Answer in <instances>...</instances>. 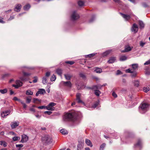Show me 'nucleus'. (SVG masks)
<instances>
[{
  "label": "nucleus",
  "mask_w": 150,
  "mask_h": 150,
  "mask_svg": "<svg viewBox=\"0 0 150 150\" xmlns=\"http://www.w3.org/2000/svg\"><path fill=\"white\" fill-rule=\"evenodd\" d=\"M60 132L63 134H67L68 133V131L65 129H62L60 130Z\"/></svg>",
  "instance_id": "393cba45"
},
{
  "label": "nucleus",
  "mask_w": 150,
  "mask_h": 150,
  "mask_svg": "<svg viewBox=\"0 0 150 150\" xmlns=\"http://www.w3.org/2000/svg\"><path fill=\"white\" fill-rule=\"evenodd\" d=\"M149 105L146 103H144L140 104L139 107V110L141 113H144L148 110Z\"/></svg>",
  "instance_id": "f03ea898"
},
{
  "label": "nucleus",
  "mask_w": 150,
  "mask_h": 150,
  "mask_svg": "<svg viewBox=\"0 0 150 150\" xmlns=\"http://www.w3.org/2000/svg\"><path fill=\"white\" fill-rule=\"evenodd\" d=\"M21 68H25V69H33V68L25 66H22V67Z\"/></svg>",
  "instance_id": "8fccbe9b"
},
{
  "label": "nucleus",
  "mask_w": 150,
  "mask_h": 150,
  "mask_svg": "<svg viewBox=\"0 0 150 150\" xmlns=\"http://www.w3.org/2000/svg\"><path fill=\"white\" fill-rule=\"evenodd\" d=\"M95 71L97 73H100L102 72V69L101 68L96 67Z\"/></svg>",
  "instance_id": "cd10ccee"
},
{
  "label": "nucleus",
  "mask_w": 150,
  "mask_h": 150,
  "mask_svg": "<svg viewBox=\"0 0 150 150\" xmlns=\"http://www.w3.org/2000/svg\"><path fill=\"white\" fill-rule=\"evenodd\" d=\"M21 6L20 4H17L16 5L14 11L17 12H18L20 11L21 9Z\"/></svg>",
  "instance_id": "2eb2a0df"
},
{
  "label": "nucleus",
  "mask_w": 150,
  "mask_h": 150,
  "mask_svg": "<svg viewBox=\"0 0 150 150\" xmlns=\"http://www.w3.org/2000/svg\"><path fill=\"white\" fill-rule=\"evenodd\" d=\"M139 82L138 80H135L134 81V85L137 87H138L139 86Z\"/></svg>",
  "instance_id": "49530a36"
},
{
  "label": "nucleus",
  "mask_w": 150,
  "mask_h": 150,
  "mask_svg": "<svg viewBox=\"0 0 150 150\" xmlns=\"http://www.w3.org/2000/svg\"><path fill=\"white\" fill-rule=\"evenodd\" d=\"M71 17V19L73 20L77 19L79 18V15L75 11L73 12Z\"/></svg>",
  "instance_id": "39448f33"
},
{
  "label": "nucleus",
  "mask_w": 150,
  "mask_h": 150,
  "mask_svg": "<svg viewBox=\"0 0 150 150\" xmlns=\"http://www.w3.org/2000/svg\"><path fill=\"white\" fill-rule=\"evenodd\" d=\"M42 82L44 84H45L47 82V79L45 77H44L42 79Z\"/></svg>",
  "instance_id": "c03bdc74"
},
{
  "label": "nucleus",
  "mask_w": 150,
  "mask_h": 150,
  "mask_svg": "<svg viewBox=\"0 0 150 150\" xmlns=\"http://www.w3.org/2000/svg\"><path fill=\"white\" fill-rule=\"evenodd\" d=\"M38 92L40 94H43L45 93V91L44 89L41 88L39 89Z\"/></svg>",
  "instance_id": "2f4dec72"
},
{
  "label": "nucleus",
  "mask_w": 150,
  "mask_h": 150,
  "mask_svg": "<svg viewBox=\"0 0 150 150\" xmlns=\"http://www.w3.org/2000/svg\"><path fill=\"white\" fill-rule=\"evenodd\" d=\"M138 30V26L136 24H134L131 28V31L134 33H136Z\"/></svg>",
  "instance_id": "1a4fd4ad"
},
{
  "label": "nucleus",
  "mask_w": 150,
  "mask_h": 150,
  "mask_svg": "<svg viewBox=\"0 0 150 150\" xmlns=\"http://www.w3.org/2000/svg\"><path fill=\"white\" fill-rule=\"evenodd\" d=\"M97 54L96 53H94L92 54H91L88 55H85V57H91Z\"/></svg>",
  "instance_id": "bb28decb"
},
{
  "label": "nucleus",
  "mask_w": 150,
  "mask_h": 150,
  "mask_svg": "<svg viewBox=\"0 0 150 150\" xmlns=\"http://www.w3.org/2000/svg\"><path fill=\"white\" fill-rule=\"evenodd\" d=\"M56 103L54 102H51L49 105L46 106V109L47 110L53 111L54 110V108L53 106L55 105Z\"/></svg>",
  "instance_id": "20e7f679"
},
{
  "label": "nucleus",
  "mask_w": 150,
  "mask_h": 150,
  "mask_svg": "<svg viewBox=\"0 0 150 150\" xmlns=\"http://www.w3.org/2000/svg\"><path fill=\"white\" fill-rule=\"evenodd\" d=\"M112 52L111 50H109L106 51L105 52L102 53L101 56L103 57H105L107 56L109 54Z\"/></svg>",
  "instance_id": "4468645a"
},
{
  "label": "nucleus",
  "mask_w": 150,
  "mask_h": 150,
  "mask_svg": "<svg viewBox=\"0 0 150 150\" xmlns=\"http://www.w3.org/2000/svg\"><path fill=\"white\" fill-rule=\"evenodd\" d=\"M34 79L33 80V82L34 83H36L38 81V77L37 76H35L34 77Z\"/></svg>",
  "instance_id": "5fc2aeb1"
},
{
  "label": "nucleus",
  "mask_w": 150,
  "mask_h": 150,
  "mask_svg": "<svg viewBox=\"0 0 150 150\" xmlns=\"http://www.w3.org/2000/svg\"><path fill=\"white\" fill-rule=\"evenodd\" d=\"M78 4L80 6H84V4L83 1H80L78 2Z\"/></svg>",
  "instance_id": "f704fd0d"
},
{
  "label": "nucleus",
  "mask_w": 150,
  "mask_h": 150,
  "mask_svg": "<svg viewBox=\"0 0 150 150\" xmlns=\"http://www.w3.org/2000/svg\"><path fill=\"white\" fill-rule=\"evenodd\" d=\"M112 95L114 98H116L117 97V95L114 92L112 93Z\"/></svg>",
  "instance_id": "e2e57ef3"
},
{
  "label": "nucleus",
  "mask_w": 150,
  "mask_h": 150,
  "mask_svg": "<svg viewBox=\"0 0 150 150\" xmlns=\"http://www.w3.org/2000/svg\"><path fill=\"white\" fill-rule=\"evenodd\" d=\"M85 142L88 146H90L91 147H92L93 146V144L90 140L87 139H86Z\"/></svg>",
  "instance_id": "412c9836"
},
{
  "label": "nucleus",
  "mask_w": 150,
  "mask_h": 150,
  "mask_svg": "<svg viewBox=\"0 0 150 150\" xmlns=\"http://www.w3.org/2000/svg\"><path fill=\"white\" fill-rule=\"evenodd\" d=\"M100 93V92L98 90H96L95 91V94L96 96H99Z\"/></svg>",
  "instance_id": "a18cd8bd"
},
{
  "label": "nucleus",
  "mask_w": 150,
  "mask_h": 150,
  "mask_svg": "<svg viewBox=\"0 0 150 150\" xmlns=\"http://www.w3.org/2000/svg\"><path fill=\"white\" fill-rule=\"evenodd\" d=\"M30 5L28 4L24 7V9L25 10H28L30 8Z\"/></svg>",
  "instance_id": "58836bf2"
},
{
  "label": "nucleus",
  "mask_w": 150,
  "mask_h": 150,
  "mask_svg": "<svg viewBox=\"0 0 150 150\" xmlns=\"http://www.w3.org/2000/svg\"><path fill=\"white\" fill-rule=\"evenodd\" d=\"M28 140V137L25 135H22V139L21 142L22 143L25 142H27Z\"/></svg>",
  "instance_id": "9d476101"
},
{
  "label": "nucleus",
  "mask_w": 150,
  "mask_h": 150,
  "mask_svg": "<svg viewBox=\"0 0 150 150\" xmlns=\"http://www.w3.org/2000/svg\"><path fill=\"white\" fill-rule=\"evenodd\" d=\"M11 111L10 110H7L3 111L1 113V116L2 117L4 118L6 116L8 115L10 113Z\"/></svg>",
  "instance_id": "6e6552de"
},
{
  "label": "nucleus",
  "mask_w": 150,
  "mask_h": 150,
  "mask_svg": "<svg viewBox=\"0 0 150 150\" xmlns=\"http://www.w3.org/2000/svg\"><path fill=\"white\" fill-rule=\"evenodd\" d=\"M52 113V112H51L49 111H46L44 112V113L47 114L48 115H50Z\"/></svg>",
  "instance_id": "052dcab7"
},
{
  "label": "nucleus",
  "mask_w": 150,
  "mask_h": 150,
  "mask_svg": "<svg viewBox=\"0 0 150 150\" xmlns=\"http://www.w3.org/2000/svg\"><path fill=\"white\" fill-rule=\"evenodd\" d=\"M122 74V73H121V71L119 70H118L117 71V72L116 74L117 75H118L119 74Z\"/></svg>",
  "instance_id": "0e129e2a"
},
{
  "label": "nucleus",
  "mask_w": 150,
  "mask_h": 150,
  "mask_svg": "<svg viewBox=\"0 0 150 150\" xmlns=\"http://www.w3.org/2000/svg\"><path fill=\"white\" fill-rule=\"evenodd\" d=\"M134 70H136L137 69L138 67V64H133L131 65Z\"/></svg>",
  "instance_id": "4be33fe9"
},
{
  "label": "nucleus",
  "mask_w": 150,
  "mask_h": 150,
  "mask_svg": "<svg viewBox=\"0 0 150 150\" xmlns=\"http://www.w3.org/2000/svg\"><path fill=\"white\" fill-rule=\"evenodd\" d=\"M83 145L82 143H79L77 145V150H82L83 148Z\"/></svg>",
  "instance_id": "f3484780"
},
{
  "label": "nucleus",
  "mask_w": 150,
  "mask_h": 150,
  "mask_svg": "<svg viewBox=\"0 0 150 150\" xmlns=\"http://www.w3.org/2000/svg\"><path fill=\"white\" fill-rule=\"evenodd\" d=\"M99 104V101H97L96 102L92 105V107L94 108H96L97 106Z\"/></svg>",
  "instance_id": "72a5a7b5"
},
{
  "label": "nucleus",
  "mask_w": 150,
  "mask_h": 150,
  "mask_svg": "<svg viewBox=\"0 0 150 150\" xmlns=\"http://www.w3.org/2000/svg\"><path fill=\"white\" fill-rule=\"evenodd\" d=\"M139 24L141 28H144V24L142 21H139Z\"/></svg>",
  "instance_id": "c9c22d12"
},
{
  "label": "nucleus",
  "mask_w": 150,
  "mask_h": 150,
  "mask_svg": "<svg viewBox=\"0 0 150 150\" xmlns=\"http://www.w3.org/2000/svg\"><path fill=\"white\" fill-rule=\"evenodd\" d=\"M79 116L77 113L75 112L65 113L64 116L63 120L64 121H71L77 124L79 123Z\"/></svg>",
  "instance_id": "f257e3e1"
},
{
  "label": "nucleus",
  "mask_w": 150,
  "mask_h": 150,
  "mask_svg": "<svg viewBox=\"0 0 150 150\" xmlns=\"http://www.w3.org/2000/svg\"><path fill=\"white\" fill-rule=\"evenodd\" d=\"M14 18V16H11L8 19V20L10 21L11 20L13 19Z\"/></svg>",
  "instance_id": "774afa93"
},
{
  "label": "nucleus",
  "mask_w": 150,
  "mask_h": 150,
  "mask_svg": "<svg viewBox=\"0 0 150 150\" xmlns=\"http://www.w3.org/2000/svg\"><path fill=\"white\" fill-rule=\"evenodd\" d=\"M57 73L59 75L61 76L62 74V70L59 69H58L56 70Z\"/></svg>",
  "instance_id": "473e14b6"
},
{
  "label": "nucleus",
  "mask_w": 150,
  "mask_h": 150,
  "mask_svg": "<svg viewBox=\"0 0 150 150\" xmlns=\"http://www.w3.org/2000/svg\"><path fill=\"white\" fill-rule=\"evenodd\" d=\"M140 45L141 46H143L145 44V43L142 41H140L139 43Z\"/></svg>",
  "instance_id": "13d9d810"
},
{
  "label": "nucleus",
  "mask_w": 150,
  "mask_h": 150,
  "mask_svg": "<svg viewBox=\"0 0 150 150\" xmlns=\"http://www.w3.org/2000/svg\"><path fill=\"white\" fill-rule=\"evenodd\" d=\"M0 144L1 145H3L4 147H6L7 146L6 143L4 141H0Z\"/></svg>",
  "instance_id": "ea45409f"
},
{
  "label": "nucleus",
  "mask_w": 150,
  "mask_h": 150,
  "mask_svg": "<svg viewBox=\"0 0 150 150\" xmlns=\"http://www.w3.org/2000/svg\"><path fill=\"white\" fill-rule=\"evenodd\" d=\"M132 49L131 47H125L124 50H121V51L122 53L127 52L130 51Z\"/></svg>",
  "instance_id": "a211bd4d"
},
{
  "label": "nucleus",
  "mask_w": 150,
  "mask_h": 150,
  "mask_svg": "<svg viewBox=\"0 0 150 150\" xmlns=\"http://www.w3.org/2000/svg\"><path fill=\"white\" fill-rule=\"evenodd\" d=\"M106 144L105 143H103L100 146V150H103Z\"/></svg>",
  "instance_id": "e433bc0d"
},
{
  "label": "nucleus",
  "mask_w": 150,
  "mask_h": 150,
  "mask_svg": "<svg viewBox=\"0 0 150 150\" xmlns=\"http://www.w3.org/2000/svg\"><path fill=\"white\" fill-rule=\"evenodd\" d=\"M43 143L45 145L49 144L52 142V139L51 136L49 135L44 136L42 138Z\"/></svg>",
  "instance_id": "7ed1b4c3"
},
{
  "label": "nucleus",
  "mask_w": 150,
  "mask_h": 150,
  "mask_svg": "<svg viewBox=\"0 0 150 150\" xmlns=\"http://www.w3.org/2000/svg\"><path fill=\"white\" fill-rule=\"evenodd\" d=\"M116 60V57H112L110 58L108 62L109 64H112Z\"/></svg>",
  "instance_id": "dca6fc26"
},
{
  "label": "nucleus",
  "mask_w": 150,
  "mask_h": 150,
  "mask_svg": "<svg viewBox=\"0 0 150 150\" xmlns=\"http://www.w3.org/2000/svg\"><path fill=\"white\" fill-rule=\"evenodd\" d=\"M80 76L83 79H85L86 78V76L83 73H80L79 74Z\"/></svg>",
  "instance_id": "4d7b16f0"
},
{
  "label": "nucleus",
  "mask_w": 150,
  "mask_h": 150,
  "mask_svg": "<svg viewBox=\"0 0 150 150\" xmlns=\"http://www.w3.org/2000/svg\"><path fill=\"white\" fill-rule=\"evenodd\" d=\"M50 75V73L49 72H47L46 73L45 76L47 77L49 76Z\"/></svg>",
  "instance_id": "69168bd1"
},
{
  "label": "nucleus",
  "mask_w": 150,
  "mask_h": 150,
  "mask_svg": "<svg viewBox=\"0 0 150 150\" xmlns=\"http://www.w3.org/2000/svg\"><path fill=\"white\" fill-rule=\"evenodd\" d=\"M20 138L19 137L15 136L13 137L12 139L13 141H16L20 139Z\"/></svg>",
  "instance_id": "79ce46f5"
},
{
  "label": "nucleus",
  "mask_w": 150,
  "mask_h": 150,
  "mask_svg": "<svg viewBox=\"0 0 150 150\" xmlns=\"http://www.w3.org/2000/svg\"><path fill=\"white\" fill-rule=\"evenodd\" d=\"M38 109H46V106H40L38 107Z\"/></svg>",
  "instance_id": "6e6d98bb"
},
{
  "label": "nucleus",
  "mask_w": 150,
  "mask_h": 150,
  "mask_svg": "<svg viewBox=\"0 0 150 150\" xmlns=\"http://www.w3.org/2000/svg\"><path fill=\"white\" fill-rule=\"evenodd\" d=\"M125 72L126 73H133V71H132L131 69H128L126 70Z\"/></svg>",
  "instance_id": "3c124183"
},
{
  "label": "nucleus",
  "mask_w": 150,
  "mask_h": 150,
  "mask_svg": "<svg viewBox=\"0 0 150 150\" xmlns=\"http://www.w3.org/2000/svg\"><path fill=\"white\" fill-rule=\"evenodd\" d=\"M14 87L16 88H18L19 87L21 86V85H17V84H13L12 85Z\"/></svg>",
  "instance_id": "864d4df0"
},
{
  "label": "nucleus",
  "mask_w": 150,
  "mask_h": 150,
  "mask_svg": "<svg viewBox=\"0 0 150 150\" xmlns=\"http://www.w3.org/2000/svg\"><path fill=\"white\" fill-rule=\"evenodd\" d=\"M107 85V84L106 83H104L102 86H101L99 84H98L97 85H95L93 86V89L100 88L102 86H105Z\"/></svg>",
  "instance_id": "6ab92c4d"
},
{
  "label": "nucleus",
  "mask_w": 150,
  "mask_h": 150,
  "mask_svg": "<svg viewBox=\"0 0 150 150\" xmlns=\"http://www.w3.org/2000/svg\"><path fill=\"white\" fill-rule=\"evenodd\" d=\"M142 145V141L140 139H139L138 140L137 143L134 145V146L136 148H140Z\"/></svg>",
  "instance_id": "9b49d317"
},
{
  "label": "nucleus",
  "mask_w": 150,
  "mask_h": 150,
  "mask_svg": "<svg viewBox=\"0 0 150 150\" xmlns=\"http://www.w3.org/2000/svg\"><path fill=\"white\" fill-rule=\"evenodd\" d=\"M25 76H22L20 78V79L23 81H25L28 80V79L24 77Z\"/></svg>",
  "instance_id": "de8ad7c7"
},
{
  "label": "nucleus",
  "mask_w": 150,
  "mask_h": 150,
  "mask_svg": "<svg viewBox=\"0 0 150 150\" xmlns=\"http://www.w3.org/2000/svg\"><path fill=\"white\" fill-rule=\"evenodd\" d=\"M56 79V77L54 74H53L51 77L50 78V80L52 81H54Z\"/></svg>",
  "instance_id": "37998d69"
},
{
  "label": "nucleus",
  "mask_w": 150,
  "mask_h": 150,
  "mask_svg": "<svg viewBox=\"0 0 150 150\" xmlns=\"http://www.w3.org/2000/svg\"><path fill=\"white\" fill-rule=\"evenodd\" d=\"M127 57L125 55H121L120 57L119 60L121 61H123L127 59Z\"/></svg>",
  "instance_id": "aec40b11"
},
{
  "label": "nucleus",
  "mask_w": 150,
  "mask_h": 150,
  "mask_svg": "<svg viewBox=\"0 0 150 150\" xmlns=\"http://www.w3.org/2000/svg\"><path fill=\"white\" fill-rule=\"evenodd\" d=\"M145 74L146 75H150V69L149 67H146L145 69Z\"/></svg>",
  "instance_id": "5701e85b"
},
{
  "label": "nucleus",
  "mask_w": 150,
  "mask_h": 150,
  "mask_svg": "<svg viewBox=\"0 0 150 150\" xmlns=\"http://www.w3.org/2000/svg\"><path fill=\"white\" fill-rule=\"evenodd\" d=\"M131 74H132L131 75V77L132 78L135 77L137 75V72L136 71H133V73Z\"/></svg>",
  "instance_id": "a19ab883"
},
{
  "label": "nucleus",
  "mask_w": 150,
  "mask_h": 150,
  "mask_svg": "<svg viewBox=\"0 0 150 150\" xmlns=\"http://www.w3.org/2000/svg\"><path fill=\"white\" fill-rule=\"evenodd\" d=\"M32 100V97L30 96H27L26 99V103H30Z\"/></svg>",
  "instance_id": "a878e982"
},
{
  "label": "nucleus",
  "mask_w": 150,
  "mask_h": 150,
  "mask_svg": "<svg viewBox=\"0 0 150 150\" xmlns=\"http://www.w3.org/2000/svg\"><path fill=\"white\" fill-rule=\"evenodd\" d=\"M23 146V145L22 144L16 145V147H22Z\"/></svg>",
  "instance_id": "680f3d73"
},
{
  "label": "nucleus",
  "mask_w": 150,
  "mask_h": 150,
  "mask_svg": "<svg viewBox=\"0 0 150 150\" xmlns=\"http://www.w3.org/2000/svg\"><path fill=\"white\" fill-rule=\"evenodd\" d=\"M120 14L122 16V17L125 19V20L127 21L129 19L130 17L131 14L129 15L125 14L120 13Z\"/></svg>",
  "instance_id": "f8f14e48"
},
{
  "label": "nucleus",
  "mask_w": 150,
  "mask_h": 150,
  "mask_svg": "<svg viewBox=\"0 0 150 150\" xmlns=\"http://www.w3.org/2000/svg\"><path fill=\"white\" fill-rule=\"evenodd\" d=\"M10 134L11 135H14V136H16V134L13 132H10Z\"/></svg>",
  "instance_id": "338daca9"
},
{
  "label": "nucleus",
  "mask_w": 150,
  "mask_h": 150,
  "mask_svg": "<svg viewBox=\"0 0 150 150\" xmlns=\"http://www.w3.org/2000/svg\"><path fill=\"white\" fill-rule=\"evenodd\" d=\"M22 73L23 74V76H28L30 75H31L32 74L31 73H29V72H25L24 71H22Z\"/></svg>",
  "instance_id": "c85d7f7f"
},
{
  "label": "nucleus",
  "mask_w": 150,
  "mask_h": 150,
  "mask_svg": "<svg viewBox=\"0 0 150 150\" xmlns=\"http://www.w3.org/2000/svg\"><path fill=\"white\" fill-rule=\"evenodd\" d=\"M81 96V94L80 93H78L76 94V100L77 101V102L79 103H81L83 104H84V103L80 99Z\"/></svg>",
  "instance_id": "ddd939ff"
},
{
  "label": "nucleus",
  "mask_w": 150,
  "mask_h": 150,
  "mask_svg": "<svg viewBox=\"0 0 150 150\" xmlns=\"http://www.w3.org/2000/svg\"><path fill=\"white\" fill-rule=\"evenodd\" d=\"M19 125V122L18 121H14L11 122V127L12 129H14L16 128Z\"/></svg>",
  "instance_id": "0eeeda50"
},
{
  "label": "nucleus",
  "mask_w": 150,
  "mask_h": 150,
  "mask_svg": "<svg viewBox=\"0 0 150 150\" xmlns=\"http://www.w3.org/2000/svg\"><path fill=\"white\" fill-rule=\"evenodd\" d=\"M7 91L8 90L6 88H5L3 89H0V93L2 94L6 93L7 92Z\"/></svg>",
  "instance_id": "7c9ffc66"
},
{
  "label": "nucleus",
  "mask_w": 150,
  "mask_h": 150,
  "mask_svg": "<svg viewBox=\"0 0 150 150\" xmlns=\"http://www.w3.org/2000/svg\"><path fill=\"white\" fill-rule=\"evenodd\" d=\"M16 83L17 85H21V86L23 85L21 81L19 80H17L16 81Z\"/></svg>",
  "instance_id": "09e8293b"
},
{
  "label": "nucleus",
  "mask_w": 150,
  "mask_h": 150,
  "mask_svg": "<svg viewBox=\"0 0 150 150\" xmlns=\"http://www.w3.org/2000/svg\"><path fill=\"white\" fill-rule=\"evenodd\" d=\"M64 77L67 80H69L70 79L71 76L69 74H64Z\"/></svg>",
  "instance_id": "c756f323"
},
{
  "label": "nucleus",
  "mask_w": 150,
  "mask_h": 150,
  "mask_svg": "<svg viewBox=\"0 0 150 150\" xmlns=\"http://www.w3.org/2000/svg\"><path fill=\"white\" fill-rule=\"evenodd\" d=\"M61 83L63 84V86L69 88H71L72 86V84L70 81H62Z\"/></svg>",
  "instance_id": "423d86ee"
},
{
  "label": "nucleus",
  "mask_w": 150,
  "mask_h": 150,
  "mask_svg": "<svg viewBox=\"0 0 150 150\" xmlns=\"http://www.w3.org/2000/svg\"><path fill=\"white\" fill-rule=\"evenodd\" d=\"M33 93L31 90H28L26 91L25 94L28 96V95H32L33 94Z\"/></svg>",
  "instance_id": "b1692460"
},
{
  "label": "nucleus",
  "mask_w": 150,
  "mask_h": 150,
  "mask_svg": "<svg viewBox=\"0 0 150 150\" xmlns=\"http://www.w3.org/2000/svg\"><path fill=\"white\" fill-rule=\"evenodd\" d=\"M143 90L145 92H147L150 90V87H148V88L144 87L143 88Z\"/></svg>",
  "instance_id": "4c0bfd02"
},
{
  "label": "nucleus",
  "mask_w": 150,
  "mask_h": 150,
  "mask_svg": "<svg viewBox=\"0 0 150 150\" xmlns=\"http://www.w3.org/2000/svg\"><path fill=\"white\" fill-rule=\"evenodd\" d=\"M65 63L69 64L70 65H72L74 63V62L73 61H67L65 62Z\"/></svg>",
  "instance_id": "603ef678"
},
{
  "label": "nucleus",
  "mask_w": 150,
  "mask_h": 150,
  "mask_svg": "<svg viewBox=\"0 0 150 150\" xmlns=\"http://www.w3.org/2000/svg\"><path fill=\"white\" fill-rule=\"evenodd\" d=\"M150 64V59L146 62L144 64V65H148Z\"/></svg>",
  "instance_id": "bf43d9fd"
}]
</instances>
